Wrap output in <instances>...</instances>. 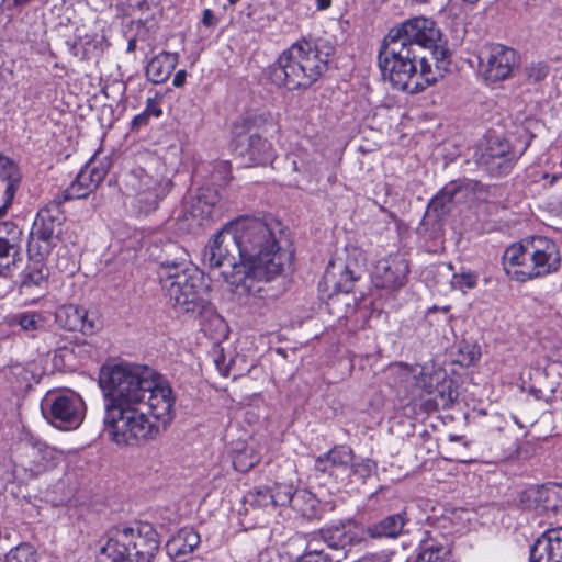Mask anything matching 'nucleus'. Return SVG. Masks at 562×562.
I'll return each instance as SVG.
<instances>
[{
  "instance_id": "393cba45",
  "label": "nucleus",
  "mask_w": 562,
  "mask_h": 562,
  "mask_svg": "<svg viewBox=\"0 0 562 562\" xmlns=\"http://www.w3.org/2000/svg\"><path fill=\"white\" fill-rule=\"evenodd\" d=\"M284 488L288 490L289 497L286 505H290L301 516L308 519L318 517L319 502L314 494L306 490H296L291 483H284Z\"/></svg>"
},
{
  "instance_id": "4c0bfd02",
  "label": "nucleus",
  "mask_w": 562,
  "mask_h": 562,
  "mask_svg": "<svg viewBox=\"0 0 562 562\" xmlns=\"http://www.w3.org/2000/svg\"><path fill=\"white\" fill-rule=\"evenodd\" d=\"M76 321L72 319V331L79 330L83 336L93 335L100 327L95 313H90L85 308H76Z\"/></svg>"
},
{
  "instance_id": "680f3d73",
  "label": "nucleus",
  "mask_w": 562,
  "mask_h": 562,
  "mask_svg": "<svg viewBox=\"0 0 562 562\" xmlns=\"http://www.w3.org/2000/svg\"><path fill=\"white\" fill-rule=\"evenodd\" d=\"M144 157H147L150 160V162H156V158L153 155H150V154H147V153L140 154L139 155V160L143 159Z\"/></svg>"
},
{
  "instance_id": "3c124183",
  "label": "nucleus",
  "mask_w": 562,
  "mask_h": 562,
  "mask_svg": "<svg viewBox=\"0 0 562 562\" xmlns=\"http://www.w3.org/2000/svg\"><path fill=\"white\" fill-rule=\"evenodd\" d=\"M56 324L66 330H70V313L67 305H63L55 312Z\"/></svg>"
},
{
  "instance_id": "864d4df0",
  "label": "nucleus",
  "mask_w": 562,
  "mask_h": 562,
  "mask_svg": "<svg viewBox=\"0 0 562 562\" xmlns=\"http://www.w3.org/2000/svg\"><path fill=\"white\" fill-rule=\"evenodd\" d=\"M143 112L146 113L149 117H159L162 114L158 102L153 98L147 99L146 108Z\"/></svg>"
},
{
  "instance_id": "7c9ffc66",
  "label": "nucleus",
  "mask_w": 562,
  "mask_h": 562,
  "mask_svg": "<svg viewBox=\"0 0 562 562\" xmlns=\"http://www.w3.org/2000/svg\"><path fill=\"white\" fill-rule=\"evenodd\" d=\"M462 195L461 186L451 182L446 186L429 203L428 209L438 216H443L452 211L456 202H459Z\"/></svg>"
},
{
  "instance_id": "052dcab7",
  "label": "nucleus",
  "mask_w": 562,
  "mask_h": 562,
  "mask_svg": "<svg viewBox=\"0 0 562 562\" xmlns=\"http://www.w3.org/2000/svg\"><path fill=\"white\" fill-rule=\"evenodd\" d=\"M318 11L327 10L331 5V0H315Z\"/></svg>"
},
{
  "instance_id": "bb28decb",
  "label": "nucleus",
  "mask_w": 562,
  "mask_h": 562,
  "mask_svg": "<svg viewBox=\"0 0 562 562\" xmlns=\"http://www.w3.org/2000/svg\"><path fill=\"white\" fill-rule=\"evenodd\" d=\"M221 201L222 195L216 189L212 187L201 188L192 205L193 216H200L201 218L220 216L222 211Z\"/></svg>"
},
{
  "instance_id": "6e6552de",
  "label": "nucleus",
  "mask_w": 562,
  "mask_h": 562,
  "mask_svg": "<svg viewBox=\"0 0 562 562\" xmlns=\"http://www.w3.org/2000/svg\"><path fill=\"white\" fill-rule=\"evenodd\" d=\"M13 475L18 479H34L54 468L61 451L47 446L30 432H25L13 449Z\"/></svg>"
},
{
  "instance_id": "5fc2aeb1",
  "label": "nucleus",
  "mask_w": 562,
  "mask_h": 562,
  "mask_svg": "<svg viewBox=\"0 0 562 562\" xmlns=\"http://www.w3.org/2000/svg\"><path fill=\"white\" fill-rule=\"evenodd\" d=\"M149 120L150 117L146 113L140 112L133 117L131 122V130L138 131L139 128L146 126L149 123Z\"/></svg>"
},
{
  "instance_id": "603ef678",
  "label": "nucleus",
  "mask_w": 562,
  "mask_h": 562,
  "mask_svg": "<svg viewBox=\"0 0 562 562\" xmlns=\"http://www.w3.org/2000/svg\"><path fill=\"white\" fill-rule=\"evenodd\" d=\"M391 554L387 551L367 553L355 562H390Z\"/></svg>"
},
{
  "instance_id": "de8ad7c7",
  "label": "nucleus",
  "mask_w": 562,
  "mask_h": 562,
  "mask_svg": "<svg viewBox=\"0 0 562 562\" xmlns=\"http://www.w3.org/2000/svg\"><path fill=\"white\" fill-rule=\"evenodd\" d=\"M94 353L93 347L85 339H80L77 336L72 337V356H78L80 360L90 359Z\"/></svg>"
},
{
  "instance_id": "dca6fc26",
  "label": "nucleus",
  "mask_w": 562,
  "mask_h": 562,
  "mask_svg": "<svg viewBox=\"0 0 562 562\" xmlns=\"http://www.w3.org/2000/svg\"><path fill=\"white\" fill-rule=\"evenodd\" d=\"M408 272V261L402 255L389 256L376 262L372 280L378 288L397 290L405 284Z\"/></svg>"
},
{
  "instance_id": "bf43d9fd",
  "label": "nucleus",
  "mask_w": 562,
  "mask_h": 562,
  "mask_svg": "<svg viewBox=\"0 0 562 562\" xmlns=\"http://www.w3.org/2000/svg\"><path fill=\"white\" fill-rule=\"evenodd\" d=\"M184 80H186V71L179 70L175 75L172 83L175 87H181L184 83Z\"/></svg>"
},
{
  "instance_id": "a211bd4d",
  "label": "nucleus",
  "mask_w": 562,
  "mask_h": 562,
  "mask_svg": "<svg viewBox=\"0 0 562 562\" xmlns=\"http://www.w3.org/2000/svg\"><path fill=\"white\" fill-rule=\"evenodd\" d=\"M284 483H274L272 486H258L247 492L244 502L254 509L270 513L279 506H286L289 499Z\"/></svg>"
},
{
  "instance_id": "a878e982",
  "label": "nucleus",
  "mask_w": 562,
  "mask_h": 562,
  "mask_svg": "<svg viewBox=\"0 0 562 562\" xmlns=\"http://www.w3.org/2000/svg\"><path fill=\"white\" fill-rule=\"evenodd\" d=\"M164 268L171 270L170 274H177L181 271L190 269L189 254L177 243L169 241L164 245L162 254L159 257L158 278L161 281Z\"/></svg>"
},
{
  "instance_id": "09e8293b",
  "label": "nucleus",
  "mask_w": 562,
  "mask_h": 562,
  "mask_svg": "<svg viewBox=\"0 0 562 562\" xmlns=\"http://www.w3.org/2000/svg\"><path fill=\"white\" fill-rule=\"evenodd\" d=\"M231 178V164L226 160L218 161L214 167L213 179L226 183Z\"/></svg>"
},
{
  "instance_id": "4be33fe9",
  "label": "nucleus",
  "mask_w": 562,
  "mask_h": 562,
  "mask_svg": "<svg viewBox=\"0 0 562 562\" xmlns=\"http://www.w3.org/2000/svg\"><path fill=\"white\" fill-rule=\"evenodd\" d=\"M22 171L16 161L0 151V180L7 182L3 192L4 203L0 207V217L3 216L15 196L22 182Z\"/></svg>"
},
{
  "instance_id": "37998d69",
  "label": "nucleus",
  "mask_w": 562,
  "mask_h": 562,
  "mask_svg": "<svg viewBox=\"0 0 562 562\" xmlns=\"http://www.w3.org/2000/svg\"><path fill=\"white\" fill-rule=\"evenodd\" d=\"M477 283V277L473 272H461L454 273L451 279L452 288L465 291L468 289H473Z\"/></svg>"
},
{
  "instance_id": "1a4fd4ad",
  "label": "nucleus",
  "mask_w": 562,
  "mask_h": 562,
  "mask_svg": "<svg viewBox=\"0 0 562 562\" xmlns=\"http://www.w3.org/2000/svg\"><path fill=\"white\" fill-rule=\"evenodd\" d=\"M259 119L257 115L241 116L233 126V133L238 138V153L248 166H265L272 162L276 157L272 144L259 134L251 133Z\"/></svg>"
},
{
  "instance_id": "e2e57ef3",
  "label": "nucleus",
  "mask_w": 562,
  "mask_h": 562,
  "mask_svg": "<svg viewBox=\"0 0 562 562\" xmlns=\"http://www.w3.org/2000/svg\"><path fill=\"white\" fill-rule=\"evenodd\" d=\"M135 48V42L134 41H130L128 42V46H127V50H134Z\"/></svg>"
},
{
  "instance_id": "f8f14e48",
  "label": "nucleus",
  "mask_w": 562,
  "mask_h": 562,
  "mask_svg": "<svg viewBox=\"0 0 562 562\" xmlns=\"http://www.w3.org/2000/svg\"><path fill=\"white\" fill-rule=\"evenodd\" d=\"M237 246L233 238V233L227 223L220 232H217L205 247L204 259L213 268H228L223 270L222 274L231 284L232 280L243 277V268L237 262Z\"/></svg>"
},
{
  "instance_id": "ea45409f",
  "label": "nucleus",
  "mask_w": 562,
  "mask_h": 562,
  "mask_svg": "<svg viewBox=\"0 0 562 562\" xmlns=\"http://www.w3.org/2000/svg\"><path fill=\"white\" fill-rule=\"evenodd\" d=\"M4 562H38L35 548L29 543H22L11 549Z\"/></svg>"
},
{
  "instance_id": "ddd939ff",
  "label": "nucleus",
  "mask_w": 562,
  "mask_h": 562,
  "mask_svg": "<svg viewBox=\"0 0 562 562\" xmlns=\"http://www.w3.org/2000/svg\"><path fill=\"white\" fill-rule=\"evenodd\" d=\"M477 58L480 71L490 82L506 80L519 63L516 50L502 44L483 46Z\"/></svg>"
},
{
  "instance_id": "412c9836",
  "label": "nucleus",
  "mask_w": 562,
  "mask_h": 562,
  "mask_svg": "<svg viewBox=\"0 0 562 562\" xmlns=\"http://www.w3.org/2000/svg\"><path fill=\"white\" fill-rule=\"evenodd\" d=\"M562 562V527L547 530L531 547V560Z\"/></svg>"
},
{
  "instance_id": "b1692460",
  "label": "nucleus",
  "mask_w": 562,
  "mask_h": 562,
  "mask_svg": "<svg viewBox=\"0 0 562 562\" xmlns=\"http://www.w3.org/2000/svg\"><path fill=\"white\" fill-rule=\"evenodd\" d=\"M414 562H453L450 548L430 531L420 539L418 553Z\"/></svg>"
},
{
  "instance_id": "c9c22d12",
  "label": "nucleus",
  "mask_w": 562,
  "mask_h": 562,
  "mask_svg": "<svg viewBox=\"0 0 562 562\" xmlns=\"http://www.w3.org/2000/svg\"><path fill=\"white\" fill-rule=\"evenodd\" d=\"M260 461V454L252 446L241 443L233 451V465L239 472H248Z\"/></svg>"
},
{
  "instance_id": "2eb2a0df",
  "label": "nucleus",
  "mask_w": 562,
  "mask_h": 562,
  "mask_svg": "<svg viewBox=\"0 0 562 562\" xmlns=\"http://www.w3.org/2000/svg\"><path fill=\"white\" fill-rule=\"evenodd\" d=\"M316 537L330 549L344 550L360 544L364 540V531L352 520H340L321 528L315 533Z\"/></svg>"
},
{
  "instance_id": "6e6d98bb",
  "label": "nucleus",
  "mask_w": 562,
  "mask_h": 562,
  "mask_svg": "<svg viewBox=\"0 0 562 562\" xmlns=\"http://www.w3.org/2000/svg\"><path fill=\"white\" fill-rule=\"evenodd\" d=\"M214 363L218 370V372L223 375V376H228L229 374V363H226V359L224 357V355L222 352H220L215 358H214Z\"/></svg>"
},
{
  "instance_id": "338daca9",
  "label": "nucleus",
  "mask_w": 562,
  "mask_h": 562,
  "mask_svg": "<svg viewBox=\"0 0 562 562\" xmlns=\"http://www.w3.org/2000/svg\"><path fill=\"white\" fill-rule=\"evenodd\" d=\"M548 177H549V175H548L547 172H543V173H542V178H543V179H547Z\"/></svg>"
},
{
  "instance_id": "aec40b11",
  "label": "nucleus",
  "mask_w": 562,
  "mask_h": 562,
  "mask_svg": "<svg viewBox=\"0 0 562 562\" xmlns=\"http://www.w3.org/2000/svg\"><path fill=\"white\" fill-rule=\"evenodd\" d=\"M200 542V535L193 528L184 527L167 541L166 551L173 562H186Z\"/></svg>"
},
{
  "instance_id": "49530a36",
  "label": "nucleus",
  "mask_w": 562,
  "mask_h": 562,
  "mask_svg": "<svg viewBox=\"0 0 562 562\" xmlns=\"http://www.w3.org/2000/svg\"><path fill=\"white\" fill-rule=\"evenodd\" d=\"M313 540L308 543L307 550L297 559L300 562H338L334 561L323 550L312 549Z\"/></svg>"
},
{
  "instance_id": "e433bc0d",
  "label": "nucleus",
  "mask_w": 562,
  "mask_h": 562,
  "mask_svg": "<svg viewBox=\"0 0 562 562\" xmlns=\"http://www.w3.org/2000/svg\"><path fill=\"white\" fill-rule=\"evenodd\" d=\"M419 366H408L405 363H396L389 369V379L395 386L406 387L413 384L419 371Z\"/></svg>"
},
{
  "instance_id": "58836bf2",
  "label": "nucleus",
  "mask_w": 562,
  "mask_h": 562,
  "mask_svg": "<svg viewBox=\"0 0 562 562\" xmlns=\"http://www.w3.org/2000/svg\"><path fill=\"white\" fill-rule=\"evenodd\" d=\"M36 261L23 271L21 289H31L32 286H40L45 283L47 278V270L44 268L40 257Z\"/></svg>"
},
{
  "instance_id": "c03bdc74",
  "label": "nucleus",
  "mask_w": 562,
  "mask_h": 562,
  "mask_svg": "<svg viewBox=\"0 0 562 562\" xmlns=\"http://www.w3.org/2000/svg\"><path fill=\"white\" fill-rule=\"evenodd\" d=\"M549 74V66L543 61L531 63L525 67V75L531 82L542 81Z\"/></svg>"
},
{
  "instance_id": "0e129e2a",
  "label": "nucleus",
  "mask_w": 562,
  "mask_h": 562,
  "mask_svg": "<svg viewBox=\"0 0 562 562\" xmlns=\"http://www.w3.org/2000/svg\"><path fill=\"white\" fill-rule=\"evenodd\" d=\"M292 165H293V170L297 171V170H299V167H297V165H296V161H295V160H293V161H292Z\"/></svg>"
},
{
  "instance_id": "4468645a",
  "label": "nucleus",
  "mask_w": 562,
  "mask_h": 562,
  "mask_svg": "<svg viewBox=\"0 0 562 562\" xmlns=\"http://www.w3.org/2000/svg\"><path fill=\"white\" fill-rule=\"evenodd\" d=\"M134 562H151L159 551V537L153 525L138 522L122 526Z\"/></svg>"
},
{
  "instance_id": "f704fd0d",
  "label": "nucleus",
  "mask_w": 562,
  "mask_h": 562,
  "mask_svg": "<svg viewBox=\"0 0 562 562\" xmlns=\"http://www.w3.org/2000/svg\"><path fill=\"white\" fill-rule=\"evenodd\" d=\"M164 195V188L161 187V183H158L156 184V188H149L134 194V207L140 213L148 214L158 207Z\"/></svg>"
},
{
  "instance_id": "f03ea898",
  "label": "nucleus",
  "mask_w": 562,
  "mask_h": 562,
  "mask_svg": "<svg viewBox=\"0 0 562 562\" xmlns=\"http://www.w3.org/2000/svg\"><path fill=\"white\" fill-rule=\"evenodd\" d=\"M429 49L436 61H445L448 49L441 44L436 22L415 16L392 27L381 45L378 64L384 80L400 91L419 93L437 81V74L419 52Z\"/></svg>"
},
{
  "instance_id": "79ce46f5",
  "label": "nucleus",
  "mask_w": 562,
  "mask_h": 562,
  "mask_svg": "<svg viewBox=\"0 0 562 562\" xmlns=\"http://www.w3.org/2000/svg\"><path fill=\"white\" fill-rule=\"evenodd\" d=\"M13 319L25 331L37 330L42 323V316L37 313H21L15 315Z\"/></svg>"
},
{
  "instance_id": "423d86ee",
  "label": "nucleus",
  "mask_w": 562,
  "mask_h": 562,
  "mask_svg": "<svg viewBox=\"0 0 562 562\" xmlns=\"http://www.w3.org/2000/svg\"><path fill=\"white\" fill-rule=\"evenodd\" d=\"M561 263L558 245L546 236H530L508 246L503 255L504 269L518 281L555 272Z\"/></svg>"
},
{
  "instance_id": "c756f323",
  "label": "nucleus",
  "mask_w": 562,
  "mask_h": 562,
  "mask_svg": "<svg viewBox=\"0 0 562 562\" xmlns=\"http://www.w3.org/2000/svg\"><path fill=\"white\" fill-rule=\"evenodd\" d=\"M406 521L405 512L386 516L369 526L368 535L371 538H396L403 532Z\"/></svg>"
},
{
  "instance_id": "20e7f679",
  "label": "nucleus",
  "mask_w": 562,
  "mask_h": 562,
  "mask_svg": "<svg viewBox=\"0 0 562 562\" xmlns=\"http://www.w3.org/2000/svg\"><path fill=\"white\" fill-rule=\"evenodd\" d=\"M335 47L327 40H299L270 68L271 81L289 90L307 89L327 70Z\"/></svg>"
},
{
  "instance_id": "4d7b16f0",
  "label": "nucleus",
  "mask_w": 562,
  "mask_h": 562,
  "mask_svg": "<svg viewBox=\"0 0 562 562\" xmlns=\"http://www.w3.org/2000/svg\"><path fill=\"white\" fill-rule=\"evenodd\" d=\"M357 277L355 276L353 271H351L348 267H345L344 271L341 272V280L346 282L345 284H341L345 291H349V284H351Z\"/></svg>"
},
{
  "instance_id": "72a5a7b5",
  "label": "nucleus",
  "mask_w": 562,
  "mask_h": 562,
  "mask_svg": "<svg viewBox=\"0 0 562 562\" xmlns=\"http://www.w3.org/2000/svg\"><path fill=\"white\" fill-rule=\"evenodd\" d=\"M125 187L134 194L149 188H156L160 183L157 179L150 176L145 168L134 167L124 177Z\"/></svg>"
},
{
  "instance_id": "c85d7f7f",
  "label": "nucleus",
  "mask_w": 562,
  "mask_h": 562,
  "mask_svg": "<svg viewBox=\"0 0 562 562\" xmlns=\"http://www.w3.org/2000/svg\"><path fill=\"white\" fill-rule=\"evenodd\" d=\"M178 63V55L162 52L154 56L146 67V76L153 83H162L170 77Z\"/></svg>"
},
{
  "instance_id": "f257e3e1",
  "label": "nucleus",
  "mask_w": 562,
  "mask_h": 562,
  "mask_svg": "<svg viewBox=\"0 0 562 562\" xmlns=\"http://www.w3.org/2000/svg\"><path fill=\"white\" fill-rule=\"evenodd\" d=\"M104 396V432L120 447H137L173 418L170 385L147 366L108 362L99 373Z\"/></svg>"
},
{
  "instance_id": "9d476101",
  "label": "nucleus",
  "mask_w": 562,
  "mask_h": 562,
  "mask_svg": "<svg viewBox=\"0 0 562 562\" xmlns=\"http://www.w3.org/2000/svg\"><path fill=\"white\" fill-rule=\"evenodd\" d=\"M451 380L447 379L446 373L440 370L420 367L414 382L413 397L426 400V405L432 409H447L456 398L451 386Z\"/></svg>"
},
{
  "instance_id": "6ab92c4d",
  "label": "nucleus",
  "mask_w": 562,
  "mask_h": 562,
  "mask_svg": "<svg viewBox=\"0 0 562 562\" xmlns=\"http://www.w3.org/2000/svg\"><path fill=\"white\" fill-rule=\"evenodd\" d=\"M127 543L122 527L109 530L100 540L97 562H134Z\"/></svg>"
},
{
  "instance_id": "5701e85b",
  "label": "nucleus",
  "mask_w": 562,
  "mask_h": 562,
  "mask_svg": "<svg viewBox=\"0 0 562 562\" xmlns=\"http://www.w3.org/2000/svg\"><path fill=\"white\" fill-rule=\"evenodd\" d=\"M353 451L348 446H336L315 461V470L323 474L337 475L346 471L353 461Z\"/></svg>"
},
{
  "instance_id": "774afa93",
  "label": "nucleus",
  "mask_w": 562,
  "mask_h": 562,
  "mask_svg": "<svg viewBox=\"0 0 562 562\" xmlns=\"http://www.w3.org/2000/svg\"><path fill=\"white\" fill-rule=\"evenodd\" d=\"M557 180V176H553L552 179H551V184Z\"/></svg>"
},
{
  "instance_id": "69168bd1",
  "label": "nucleus",
  "mask_w": 562,
  "mask_h": 562,
  "mask_svg": "<svg viewBox=\"0 0 562 562\" xmlns=\"http://www.w3.org/2000/svg\"><path fill=\"white\" fill-rule=\"evenodd\" d=\"M530 562H543L546 559H536L535 561L531 560V557L529 558Z\"/></svg>"
},
{
  "instance_id": "a18cd8bd",
  "label": "nucleus",
  "mask_w": 562,
  "mask_h": 562,
  "mask_svg": "<svg viewBox=\"0 0 562 562\" xmlns=\"http://www.w3.org/2000/svg\"><path fill=\"white\" fill-rule=\"evenodd\" d=\"M72 430L76 429L85 419L86 404L82 397L72 391Z\"/></svg>"
},
{
  "instance_id": "473e14b6",
  "label": "nucleus",
  "mask_w": 562,
  "mask_h": 562,
  "mask_svg": "<svg viewBox=\"0 0 562 562\" xmlns=\"http://www.w3.org/2000/svg\"><path fill=\"white\" fill-rule=\"evenodd\" d=\"M48 419L58 429H70V398L68 396L59 395L52 402Z\"/></svg>"
},
{
  "instance_id": "f3484780",
  "label": "nucleus",
  "mask_w": 562,
  "mask_h": 562,
  "mask_svg": "<svg viewBox=\"0 0 562 562\" xmlns=\"http://www.w3.org/2000/svg\"><path fill=\"white\" fill-rule=\"evenodd\" d=\"M527 508L558 513L562 508V484L531 486L520 498Z\"/></svg>"
},
{
  "instance_id": "0eeeda50",
  "label": "nucleus",
  "mask_w": 562,
  "mask_h": 562,
  "mask_svg": "<svg viewBox=\"0 0 562 562\" xmlns=\"http://www.w3.org/2000/svg\"><path fill=\"white\" fill-rule=\"evenodd\" d=\"M171 270L164 268L161 289L167 303L177 312L183 314H201L210 302L209 289L201 273L193 268L170 274Z\"/></svg>"
},
{
  "instance_id": "2f4dec72",
  "label": "nucleus",
  "mask_w": 562,
  "mask_h": 562,
  "mask_svg": "<svg viewBox=\"0 0 562 562\" xmlns=\"http://www.w3.org/2000/svg\"><path fill=\"white\" fill-rule=\"evenodd\" d=\"M103 173L87 165L77 173L72 181V198H86L102 180Z\"/></svg>"
},
{
  "instance_id": "a19ab883",
  "label": "nucleus",
  "mask_w": 562,
  "mask_h": 562,
  "mask_svg": "<svg viewBox=\"0 0 562 562\" xmlns=\"http://www.w3.org/2000/svg\"><path fill=\"white\" fill-rule=\"evenodd\" d=\"M349 470L353 475L358 476L360 480L364 482L368 477L372 476L375 473L376 463L373 462L372 460L366 459L358 463L352 462L349 465Z\"/></svg>"
},
{
  "instance_id": "13d9d810",
  "label": "nucleus",
  "mask_w": 562,
  "mask_h": 562,
  "mask_svg": "<svg viewBox=\"0 0 562 562\" xmlns=\"http://www.w3.org/2000/svg\"><path fill=\"white\" fill-rule=\"evenodd\" d=\"M216 18L210 9L203 11L202 22L205 26L211 27L216 24Z\"/></svg>"
},
{
  "instance_id": "9b49d317",
  "label": "nucleus",
  "mask_w": 562,
  "mask_h": 562,
  "mask_svg": "<svg viewBox=\"0 0 562 562\" xmlns=\"http://www.w3.org/2000/svg\"><path fill=\"white\" fill-rule=\"evenodd\" d=\"M518 158L519 155H516L510 144L498 136L486 137L475 150L477 166L488 176L495 178L507 176Z\"/></svg>"
},
{
  "instance_id": "7ed1b4c3",
  "label": "nucleus",
  "mask_w": 562,
  "mask_h": 562,
  "mask_svg": "<svg viewBox=\"0 0 562 562\" xmlns=\"http://www.w3.org/2000/svg\"><path fill=\"white\" fill-rule=\"evenodd\" d=\"M228 224L243 268V277L231 281L232 291L239 300L265 299V284L282 273L291 255L279 246L271 226L260 218L246 216Z\"/></svg>"
},
{
  "instance_id": "8fccbe9b",
  "label": "nucleus",
  "mask_w": 562,
  "mask_h": 562,
  "mask_svg": "<svg viewBox=\"0 0 562 562\" xmlns=\"http://www.w3.org/2000/svg\"><path fill=\"white\" fill-rule=\"evenodd\" d=\"M69 350L66 347L58 348L53 357V366L58 371H65L67 369V358Z\"/></svg>"
},
{
  "instance_id": "39448f33",
  "label": "nucleus",
  "mask_w": 562,
  "mask_h": 562,
  "mask_svg": "<svg viewBox=\"0 0 562 562\" xmlns=\"http://www.w3.org/2000/svg\"><path fill=\"white\" fill-rule=\"evenodd\" d=\"M68 200H70V189L66 188L60 195L55 196L38 210L27 241L30 257L44 259L54 248H58L56 266L60 271H67L70 267L69 250L63 240V234L67 228V213L64 204Z\"/></svg>"
},
{
  "instance_id": "cd10ccee",
  "label": "nucleus",
  "mask_w": 562,
  "mask_h": 562,
  "mask_svg": "<svg viewBox=\"0 0 562 562\" xmlns=\"http://www.w3.org/2000/svg\"><path fill=\"white\" fill-rule=\"evenodd\" d=\"M5 227L11 228L13 232L7 239L0 237V274H5L11 265L15 263V255L19 252V245L21 241L22 231L12 222H4L3 228L0 231V236L7 231Z\"/></svg>"
}]
</instances>
